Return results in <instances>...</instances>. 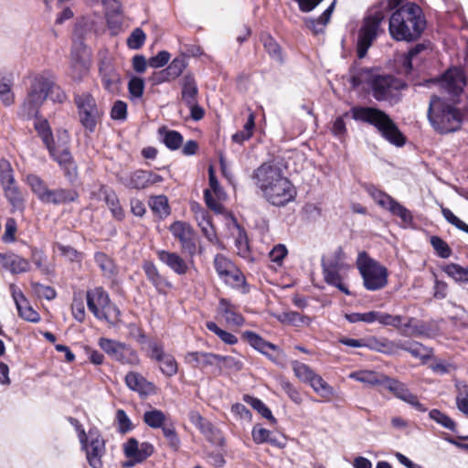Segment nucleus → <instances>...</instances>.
<instances>
[{"instance_id":"bf43d9fd","label":"nucleus","mask_w":468,"mask_h":468,"mask_svg":"<svg viewBox=\"0 0 468 468\" xmlns=\"http://www.w3.org/2000/svg\"><path fill=\"white\" fill-rule=\"evenodd\" d=\"M430 418L436 421L438 424L441 425L445 429H448L452 431H455L456 423L453 420H452L448 415L444 414L439 410L433 409L429 412Z\"/></svg>"},{"instance_id":"c9c22d12","label":"nucleus","mask_w":468,"mask_h":468,"mask_svg":"<svg viewBox=\"0 0 468 468\" xmlns=\"http://www.w3.org/2000/svg\"><path fill=\"white\" fill-rule=\"evenodd\" d=\"M349 378L369 386H384L387 376L372 370H358L349 374Z\"/></svg>"},{"instance_id":"a18cd8bd","label":"nucleus","mask_w":468,"mask_h":468,"mask_svg":"<svg viewBox=\"0 0 468 468\" xmlns=\"http://www.w3.org/2000/svg\"><path fill=\"white\" fill-rule=\"evenodd\" d=\"M243 400L247 404L250 405L255 410H257L263 418L270 420L272 424L277 422L271 410L260 399L246 394L243 396Z\"/></svg>"},{"instance_id":"9d476101","label":"nucleus","mask_w":468,"mask_h":468,"mask_svg":"<svg viewBox=\"0 0 468 468\" xmlns=\"http://www.w3.org/2000/svg\"><path fill=\"white\" fill-rule=\"evenodd\" d=\"M74 102L78 109L80 122L87 133H94L101 117L95 98L90 92L75 93Z\"/></svg>"},{"instance_id":"338daca9","label":"nucleus","mask_w":468,"mask_h":468,"mask_svg":"<svg viewBox=\"0 0 468 468\" xmlns=\"http://www.w3.org/2000/svg\"><path fill=\"white\" fill-rule=\"evenodd\" d=\"M144 90V80L140 77H132L128 82V91L132 99H141Z\"/></svg>"},{"instance_id":"1a4fd4ad","label":"nucleus","mask_w":468,"mask_h":468,"mask_svg":"<svg viewBox=\"0 0 468 468\" xmlns=\"http://www.w3.org/2000/svg\"><path fill=\"white\" fill-rule=\"evenodd\" d=\"M356 267L363 278V283L368 291H378L388 283V271L366 251L358 253Z\"/></svg>"},{"instance_id":"ea45409f","label":"nucleus","mask_w":468,"mask_h":468,"mask_svg":"<svg viewBox=\"0 0 468 468\" xmlns=\"http://www.w3.org/2000/svg\"><path fill=\"white\" fill-rule=\"evenodd\" d=\"M222 281L227 285L240 291L242 293H248L250 292V286L246 282L245 276L237 267H235Z\"/></svg>"},{"instance_id":"8fccbe9b","label":"nucleus","mask_w":468,"mask_h":468,"mask_svg":"<svg viewBox=\"0 0 468 468\" xmlns=\"http://www.w3.org/2000/svg\"><path fill=\"white\" fill-rule=\"evenodd\" d=\"M277 318L281 323L293 326L309 324L311 321L308 316L302 315L301 314L294 311L283 312L280 314Z\"/></svg>"},{"instance_id":"6e6d98bb","label":"nucleus","mask_w":468,"mask_h":468,"mask_svg":"<svg viewBox=\"0 0 468 468\" xmlns=\"http://www.w3.org/2000/svg\"><path fill=\"white\" fill-rule=\"evenodd\" d=\"M218 354L204 352L200 370L210 368L215 375L222 374V366L218 365Z\"/></svg>"},{"instance_id":"f257e3e1","label":"nucleus","mask_w":468,"mask_h":468,"mask_svg":"<svg viewBox=\"0 0 468 468\" xmlns=\"http://www.w3.org/2000/svg\"><path fill=\"white\" fill-rule=\"evenodd\" d=\"M350 82L354 88L367 85L368 93L378 101L391 105L401 100V90L407 83L392 74H379L374 68L355 67L350 71Z\"/></svg>"},{"instance_id":"09e8293b","label":"nucleus","mask_w":468,"mask_h":468,"mask_svg":"<svg viewBox=\"0 0 468 468\" xmlns=\"http://www.w3.org/2000/svg\"><path fill=\"white\" fill-rule=\"evenodd\" d=\"M214 268L218 277L223 280L236 265L223 254L218 253L213 261Z\"/></svg>"},{"instance_id":"a211bd4d","label":"nucleus","mask_w":468,"mask_h":468,"mask_svg":"<svg viewBox=\"0 0 468 468\" xmlns=\"http://www.w3.org/2000/svg\"><path fill=\"white\" fill-rule=\"evenodd\" d=\"M384 387L392 392L396 398L410 404L416 410L420 412H426L428 410V409L419 401L418 397L411 393L404 383L387 377Z\"/></svg>"},{"instance_id":"7c9ffc66","label":"nucleus","mask_w":468,"mask_h":468,"mask_svg":"<svg viewBox=\"0 0 468 468\" xmlns=\"http://www.w3.org/2000/svg\"><path fill=\"white\" fill-rule=\"evenodd\" d=\"M404 350L409 352L413 357L420 360L431 358L432 352L422 344L413 340H399L397 342V351Z\"/></svg>"},{"instance_id":"49530a36","label":"nucleus","mask_w":468,"mask_h":468,"mask_svg":"<svg viewBox=\"0 0 468 468\" xmlns=\"http://www.w3.org/2000/svg\"><path fill=\"white\" fill-rule=\"evenodd\" d=\"M104 201L106 202L107 206L109 207L112 216L117 220H122L124 218V211L122 207L120 205L119 198L116 195V193L112 190L110 191H104Z\"/></svg>"},{"instance_id":"c85d7f7f","label":"nucleus","mask_w":468,"mask_h":468,"mask_svg":"<svg viewBox=\"0 0 468 468\" xmlns=\"http://www.w3.org/2000/svg\"><path fill=\"white\" fill-rule=\"evenodd\" d=\"M0 261L3 268L13 274L27 272L30 269V263L27 260L13 253L0 254Z\"/></svg>"},{"instance_id":"774afa93","label":"nucleus","mask_w":468,"mask_h":468,"mask_svg":"<svg viewBox=\"0 0 468 468\" xmlns=\"http://www.w3.org/2000/svg\"><path fill=\"white\" fill-rule=\"evenodd\" d=\"M14 171L8 161L0 162V184L2 187L15 183Z\"/></svg>"},{"instance_id":"6ab92c4d","label":"nucleus","mask_w":468,"mask_h":468,"mask_svg":"<svg viewBox=\"0 0 468 468\" xmlns=\"http://www.w3.org/2000/svg\"><path fill=\"white\" fill-rule=\"evenodd\" d=\"M322 269L324 281L327 284L336 287L346 295L350 294L348 288L342 282V277L340 275L341 263L338 259L323 260Z\"/></svg>"},{"instance_id":"72a5a7b5","label":"nucleus","mask_w":468,"mask_h":468,"mask_svg":"<svg viewBox=\"0 0 468 468\" xmlns=\"http://www.w3.org/2000/svg\"><path fill=\"white\" fill-rule=\"evenodd\" d=\"M218 312L229 324L240 326L244 324V318L238 313L236 306L225 298L219 300Z\"/></svg>"},{"instance_id":"9b49d317","label":"nucleus","mask_w":468,"mask_h":468,"mask_svg":"<svg viewBox=\"0 0 468 468\" xmlns=\"http://www.w3.org/2000/svg\"><path fill=\"white\" fill-rule=\"evenodd\" d=\"M86 299L88 309L100 320L109 321L112 313H114L116 317L121 314L119 308L111 304L109 294L102 287L89 290Z\"/></svg>"},{"instance_id":"603ef678","label":"nucleus","mask_w":468,"mask_h":468,"mask_svg":"<svg viewBox=\"0 0 468 468\" xmlns=\"http://www.w3.org/2000/svg\"><path fill=\"white\" fill-rule=\"evenodd\" d=\"M387 210H388L393 216L399 217L405 224H411L413 222V216L411 212L396 199L392 200L389 206H388Z\"/></svg>"},{"instance_id":"bb28decb","label":"nucleus","mask_w":468,"mask_h":468,"mask_svg":"<svg viewBox=\"0 0 468 468\" xmlns=\"http://www.w3.org/2000/svg\"><path fill=\"white\" fill-rule=\"evenodd\" d=\"M147 176L146 170H136L133 173L118 175L117 180L127 188L140 190L148 187Z\"/></svg>"},{"instance_id":"4468645a","label":"nucleus","mask_w":468,"mask_h":468,"mask_svg":"<svg viewBox=\"0 0 468 468\" xmlns=\"http://www.w3.org/2000/svg\"><path fill=\"white\" fill-rule=\"evenodd\" d=\"M48 151L51 158L63 171L66 179L73 184L78 178V166L69 149L67 146L55 145Z\"/></svg>"},{"instance_id":"f8f14e48","label":"nucleus","mask_w":468,"mask_h":468,"mask_svg":"<svg viewBox=\"0 0 468 468\" xmlns=\"http://www.w3.org/2000/svg\"><path fill=\"white\" fill-rule=\"evenodd\" d=\"M81 450L86 453V459L91 468H102V457L105 454V441L97 428L88 431L85 441H80Z\"/></svg>"},{"instance_id":"f03ea898","label":"nucleus","mask_w":468,"mask_h":468,"mask_svg":"<svg viewBox=\"0 0 468 468\" xmlns=\"http://www.w3.org/2000/svg\"><path fill=\"white\" fill-rule=\"evenodd\" d=\"M251 177L264 198L272 206L284 207L296 197V188L273 162L261 164L253 171Z\"/></svg>"},{"instance_id":"3c124183","label":"nucleus","mask_w":468,"mask_h":468,"mask_svg":"<svg viewBox=\"0 0 468 468\" xmlns=\"http://www.w3.org/2000/svg\"><path fill=\"white\" fill-rule=\"evenodd\" d=\"M443 271L455 282L468 283V266L463 268L457 263H450L443 268Z\"/></svg>"},{"instance_id":"c756f323","label":"nucleus","mask_w":468,"mask_h":468,"mask_svg":"<svg viewBox=\"0 0 468 468\" xmlns=\"http://www.w3.org/2000/svg\"><path fill=\"white\" fill-rule=\"evenodd\" d=\"M15 84V74L6 71L0 74V101L5 106H11L15 102V94L12 88Z\"/></svg>"},{"instance_id":"ddd939ff","label":"nucleus","mask_w":468,"mask_h":468,"mask_svg":"<svg viewBox=\"0 0 468 468\" xmlns=\"http://www.w3.org/2000/svg\"><path fill=\"white\" fill-rule=\"evenodd\" d=\"M99 346L112 359L122 364L135 366L140 362L136 350L125 343L101 337Z\"/></svg>"},{"instance_id":"2eb2a0df","label":"nucleus","mask_w":468,"mask_h":468,"mask_svg":"<svg viewBox=\"0 0 468 468\" xmlns=\"http://www.w3.org/2000/svg\"><path fill=\"white\" fill-rule=\"evenodd\" d=\"M123 452L130 460L123 463V467L131 468L137 463H142L154 452V446L147 441L139 444L135 438H130L123 444Z\"/></svg>"},{"instance_id":"f704fd0d","label":"nucleus","mask_w":468,"mask_h":468,"mask_svg":"<svg viewBox=\"0 0 468 468\" xmlns=\"http://www.w3.org/2000/svg\"><path fill=\"white\" fill-rule=\"evenodd\" d=\"M429 49V43H418L410 48L402 58V70L403 73L409 75L413 69V61L417 60L420 57L421 59V54Z\"/></svg>"},{"instance_id":"20e7f679","label":"nucleus","mask_w":468,"mask_h":468,"mask_svg":"<svg viewBox=\"0 0 468 468\" xmlns=\"http://www.w3.org/2000/svg\"><path fill=\"white\" fill-rule=\"evenodd\" d=\"M426 27L421 8L414 3L399 7L390 16L388 30L397 41L411 42L418 39Z\"/></svg>"},{"instance_id":"864d4df0","label":"nucleus","mask_w":468,"mask_h":468,"mask_svg":"<svg viewBox=\"0 0 468 468\" xmlns=\"http://www.w3.org/2000/svg\"><path fill=\"white\" fill-rule=\"evenodd\" d=\"M403 320L404 316L402 315H393L388 313L377 311L376 322L379 323L384 326H391L399 331L400 327H402Z\"/></svg>"},{"instance_id":"39448f33","label":"nucleus","mask_w":468,"mask_h":468,"mask_svg":"<svg viewBox=\"0 0 468 468\" xmlns=\"http://www.w3.org/2000/svg\"><path fill=\"white\" fill-rule=\"evenodd\" d=\"M350 112L355 121L374 126L381 136L391 144L398 147L405 144V136L384 111L369 106H355L351 108Z\"/></svg>"},{"instance_id":"423d86ee","label":"nucleus","mask_w":468,"mask_h":468,"mask_svg":"<svg viewBox=\"0 0 468 468\" xmlns=\"http://www.w3.org/2000/svg\"><path fill=\"white\" fill-rule=\"evenodd\" d=\"M403 0H384L378 6L372 8L364 18L363 24L357 32L356 54L363 58L374 40L377 38L378 31L386 13L398 7Z\"/></svg>"},{"instance_id":"58836bf2","label":"nucleus","mask_w":468,"mask_h":468,"mask_svg":"<svg viewBox=\"0 0 468 468\" xmlns=\"http://www.w3.org/2000/svg\"><path fill=\"white\" fill-rule=\"evenodd\" d=\"M182 101L185 104H193L197 101L198 88L194 77L190 74L185 75L181 81Z\"/></svg>"},{"instance_id":"473e14b6","label":"nucleus","mask_w":468,"mask_h":468,"mask_svg":"<svg viewBox=\"0 0 468 468\" xmlns=\"http://www.w3.org/2000/svg\"><path fill=\"white\" fill-rule=\"evenodd\" d=\"M197 425L206 437V439L213 445L223 448L225 445V439L221 431L214 427L209 421L198 416Z\"/></svg>"},{"instance_id":"e2e57ef3","label":"nucleus","mask_w":468,"mask_h":468,"mask_svg":"<svg viewBox=\"0 0 468 468\" xmlns=\"http://www.w3.org/2000/svg\"><path fill=\"white\" fill-rule=\"evenodd\" d=\"M31 261L43 275H49L52 273V268L44 264L46 261V256L42 250L33 249L31 253Z\"/></svg>"},{"instance_id":"f3484780","label":"nucleus","mask_w":468,"mask_h":468,"mask_svg":"<svg viewBox=\"0 0 468 468\" xmlns=\"http://www.w3.org/2000/svg\"><path fill=\"white\" fill-rule=\"evenodd\" d=\"M438 81L441 88L452 97L459 96L466 85L464 72L457 67L447 69Z\"/></svg>"},{"instance_id":"412c9836","label":"nucleus","mask_w":468,"mask_h":468,"mask_svg":"<svg viewBox=\"0 0 468 468\" xmlns=\"http://www.w3.org/2000/svg\"><path fill=\"white\" fill-rule=\"evenodd\" d=\"M10 291L19 316L26 321L37 323L40 320V316L38 313L29 305L28 301L25 297L22 291L18 289L15 284L10 286Z\"/></svg>"},{"instance_id":"37998d69","label":"nucleus","mask_w":468,"mask_h":468,"mask_svg":"<svg viewBox=\"0 0 468 468\" xmlns=\"http://www.w3.org/2000/svg\"><path fill=\"white\" fill-rule=\"evenodd\" d=\"M363 187L366 192L373 198V200L385 209H387L388 206H389V204L394 199L391 196L378 189L372 184H364Z\"/></svg>"},{"instance_id":"5701e85b","label":"nucleus","mask_w":468,"mask_h":468,"mask_svg":"<svg viewBox=\"0 0 468 468\" xmlns=\"http://www.w3.org/2000/svg\"><path fill=\"white\" fill-rule=\"evenodd\" d=\"M143 270L147 280L159 293L166 294L167 290L173 287V284L165 276L160 274L156 266L152 261H145L143 265Z\"/></svg>"},{"instance_id":"b1692460","label":"nucleus","mask_w":468,"mask_h":468,"mask_svg":"<svg viewBox=\"0 0 468 468\" xmlns=\"http://www.w3.org/2000/svg\"><path fill=\"white\" fill-rule=\"evenodd\" d=\"M242 337L252 346L254 349L266 356L270 360L276 362V358H274L270 353V350L277 351L279 347L263 339L260 335L252 332V331H245L242 334Z\"/></svg>"},{"instance_id":"4be33fe9","label":"nucleus","mask_w":468,"mask_h":468,"mask_svg":"<svg viewBox=\"0 0 468 468\" xmlns=\"http://www.w3.org/2000/svg\"><path fill=\"white\" fill-rule=\"evenodd\" d=\"M92 30L93 23L91 20L85 17L80 19L74 27L71 49L76 48L80 51H85V40L92 35Z\"/></svg>"},{"instance_id":"7ed1b4c3","label":"nucleus","mask_w":468,"mask_h":468,"mask_svg":"<svg viewBox=\"0 0 468 468\" xmlns=\"http://www.w3.org/2000/svg\"><path fill=\"white\" fill-rule=\"evenodd\" d=\"M48 98L61 104L67 101L68 96L56 84L55 77L50 71H42L32 78L27 96L19 107L18 116L25 120L37 118L39 109Z\"/></svg>"},{"instance_id":"e433bc0d","label":"nucleus","mask_w":468,"mask_h":468,"mask_svg":"<svg viewBox=\"0 0 468 468\" xmlns=\"http://www.w3.org/2000/svg\"><path fill=\"white\" fill-rule=\"evenodd\" d=\"M365 347L385 355H393L397 352V342H393L385 337L378 338L372 336L366 339Z\"/></svg>"},{"instance_id":"6e6552de","label":"nucleus","mask_w":468,"mask_h":468,"mask_svg":"<svg viewBox=\"0 0 468 468\" xmlns=\"http://www.w3.org/2000/svg\"><path fill=\"white\" fill-rule=\"evenodd\" d=\"M26 182L33 194L43 204L59 206L78 200L79 194L72 188H48L47 183L37 175L29 174Z\"/></svg>"},{"instance_id":"4c0bfd02","label":"nucleus","mask_w":468,"mask_h":468,"mask_svg":"<svg viewBox=\"0 0 468 468\" xmlns=\"http://www.w3.org/2000/svg\"><path fill=\"white\" fill-rule=\"evenodd\" d=\"M252 440L257 444L270 443L278 448H283L285 443L280 441L271 431L260 426L255 425L251 431Z\"/></svg>"},{"instance_id":"5fc2aeb1","label":"nucleus","mask_w":468,"mask_h":468,"mask_svg":"<svg viewBox=\"0 0 468 468\" xmlns=\"http://www.w3.org/2000/svg\"><path fill=\"white\" fill-rule=\"evenodd\" d=\"M206 326L210 332H213L225 344L233 346L238 343V338L236 335L219 328L215 322H207Z\"/></svg>"},{"instance_id":"69168bd1","label":"nucleus","mask_w":468,"mask_h":468,"mask_svg":"<svg viewBox=\"0 0 468 468\" xmlns=\"http://www.w3.org/2000/svg\"><path fill=\"white\" fill-rule=\"evenodd\" d=\"M430 241L439 257L448 259L451 256L452 250L441 238L431 236Z\"/></svg>"},{"instance_id":"052dcab7","label":"nucleus","mask_w":468,"mask_h":468,"mask_svg":"<svg viewBox=\"0 0 468 468\" xmlns=\"http://www.w3.org/2000/svg\"><path fill=\"white\" fill-rule=\"evenodd\" d=\"M151 209L160 217H166L170 214L167 198L165 196H157L150 200Z\"/></svg>"},{"instance_id":"680f3d73","label":"nucleus","mask_w":468,"mask_h":468,"mask_svg":"<svg viewBox=\"0 0 468 468\" xmlns=\"http://www.w3.org/2000/svg\"><path fill=\"white\" fill-rule=\"evenodd\" d=\"M160 363V370L166 377H173L178 371V364L171 354H166Z\"/></svg>"},{"instance_id":"a19ab883","label":"nucleus","mask_w":468,"mask_h":468,"mask_svg":"<svg viewBox=\"0 0 468 468\" xmlns=\"http://www.w3.org/2000/svg\"><path fill=\"white\" fill-rule=\"evenodd\" d=\"M313 388L314 392L329 400L334 395V388L320 376L314 373L307 382Z\"/></svg>"},{"instance_id":"4d7b16f0","label":"nucleus","mask_w":468,"mask_h":468,"mask_svg":"<svg viewBox=\"0 0 468 468\" xmlns=\"http://www.w3.org/2000/svg\"><path fill=\"white\" fill-rule=\"evenodd\" d=\"M239 233L235 239V247L237 253L243 259H249L250 256V246L246 232L238 226Z\"/></svg>"},{"instance_id":"cd10ccee","label":"nucleus","mask_w":468,"mask_h":468,"mask_svg":"<svg viewBox=\"0 0 468 468\" xmlns=\"http://www.w3.org/2000/svg\"><path fill=\"white\" fill-rule=\"evenodd\" d=\"M192 210L195 213V218L200 227L204 236L213 241L216 239V232L211 223L209 212L199 207L198 204L192 205Z\"/></svg>"},{"instance_id":"13d9d810","label":"nucleus","mask_w":468,"mask_h":468,"mask_svg":"<svg viewBox=\"0 0 468 468\" xmlns=\"http://www.w3.org/2000/svg\"><path fill=\"white\" fill-rule=\"evenodd\" d=\"M94 261L105 275H112L114 273L113 261L104 252H96Z\"/></svg>"},{"instance_id":"a878e982","label":"nucleus","mask_w":468,"mask_h":468,"mask_svg":"<svg viewBox=\"0 0 468 468\" xmlns=\"http://www.w3.org/2000/svg\"><path fill=\"white\" fill-rule=\"evenodd\" d=\"M157 256L160 261L169 267L175 273L185 275L188 271L186 261L177 253L167 250H158Z\"/></svg>"},{"instance_id":"393cba45","label":"nucleus","mask_w":468,"mask_h":468,"mask_svg":"<svg viewBox=\"0 0 468 468\" xmlns=\"http://www.w3.org/2000/svg\"><path fill=\"white\" fill-rule=\"evenodd\" d=\"M99 72L104 89L109 91L113 90L115 85L120 81V75L109 58L101 59Z\"/></svg>"},{"instance_id":"c03bdc74","label":"nucleus","mask_w":468,"mask_h":468,"mask_svg":"<svg viewBox=\"0 0 468 468\" xmlns=\"http://www.w3.org/2000/svg\"><path fill=\"white\" fill-rule=\"evenodd\" d=\"M34 126L48 150L55 146L53 133L48 120H39L35 122Z\"/></svg>"},{"instance_id":"de8ad7c7","label":"nucleus","mask_w":468,"mask_h":468,"mask_svg":"<svg viewBox=\"0 0 468 468\" xmlns=\"http://www.w3.org/2000/svg\"><path fill=\"white\" fill-rule=\"evenodd\" d=\"M143 419L145 424L153 429L163 427L167 420L166 415L162 410L156 409L145 411Z\"/></svg>"},{"instance_id":"79ce46f5","label":"nucleus","mask_w":468,"mask_h":468,"mask_svg":"<svg viewBox=\"0 0 468 468\" xmlns=\"http://www.w3.org/2000/svg\"><path fill=\"white\" fill-rule=\"evenodd\" d=\"M159 133L162 135V142L169 150H177L182 145L183 136L179 132L162 127L159 129Z\"/></svg>"},{"instance_id":"dca6fc26","label":"nucleus","mask_w":468,"mask_h":468,"mask_svg":"<svg viewBox=\"0 0 468 468\" xmlns=\"http://www.w3.org/2000/svg\"><path fill=\"white\" fill-rule=\"evenodd\" d=\"M172 235L180 241L184 252L193 257L197 253V239L192 227L186 222L176 221L170 226Z\"/></svg>"},{"instance_id":"2f4dec72","label":"nucleus","mask_w":468,"mask_h":468,"mask_svg":"<svg viewBox=\"0 0 468 468\" xmlns=\"http://www.w3.org/2000/svg\"><path fill=\"white\" fill-rule=\"evenodd\" d=\"M125 383L130 389L140 394L148 395L154 390V384L137 372H129L125 377Z\"/></svg>"},{"instance_id":"0e129e2a","label":"nucleus","mask_w":468,"mask_h":468,"mask_svg":"<svg viewBox=\"0 0 468 468\" xmlns=\"http://www.w3.org/2000/svg\"><path fill=\"white\" fill-rule=\"evenodd\" d=\"M31 288L33 292L39 298L46 300H53L57 296V292L51 286L44 285L37 282H31Z\"/></svg>"},{"instance_id":"aec40b11","label":"nucleus","mask_w":468,"mask_h":468,"mask_svg":"<svg viewBox=\"0 0 468 468\" xmlns=\"http://www.w3.org/2000/svg\"><path fill=\"white\" fill-rule=\"evenodd\" d=\"M84 51L71 49L69 77L72 81L80 83L90 71V62L83 56Z\"/></svg>"},{"instance_id":"0eeeda50","label":"nucleus","mask_w":468,"mask_h":468,"mask_svg":"<svg viewBox=\"0 0 468 468\" xmlns=\"http://www.w3.org/2000/svg\"><path fill=\"white\" fill-rule=\"evenodd\" d=\"M427 115L433 129L441 134L460 130L463 122L459 109L436 95L431 97Z\"/></svg>"}]
</instances>
